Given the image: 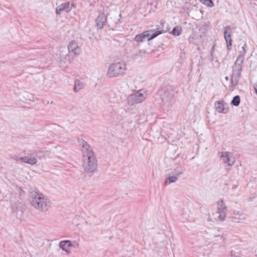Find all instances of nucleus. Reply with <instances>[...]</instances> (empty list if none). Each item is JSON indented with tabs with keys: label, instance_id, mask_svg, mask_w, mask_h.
Returning a JSON list of instances; mask_svg holds the SVG:
<instances>
[{
	"label": "nucleus",
	"instance_id": "11",
	"mask_svg": "<svg viewBox=\"0 0 257 257\" xmlns=\"http://www.w3.org/2000/svg\"><path fill=\"white\" fill-rule=\"evenodd\" d=\"M226 103L224 100H219L215 102V108L216 111L219 113H226L228 112V109L226 108Z\"/></svg>",
	"mask_w": 257,
	"mask_h": 257
},
{
	"label": "nucleus",
	"instance_id": "27",
	"mask_svg": "<svg viewBox=\"0 0 257 257\" xmlns=\"http://www.w3.org/2000/svg\"><path fill=\"white\" fill-rule=\"evenodd\" d=\"M225 79H226V80H228V77H225Z\"/></svg>",
	"mask_w": 257,
	"mask_h": 257
},
{
	"label": "nucleus",
	"instance_id": "7",
	"mask_svg": "<svg viewBox=\"0 0 257 257\" xmlns=\"http://www.w3.org/2000/svg\"><path fill=\"white\" fill-rule=\"evenodd\" d=\"M147 97V93L145 90L140 89L136 92L129 95L127 97V103L130 105L143 101Z\"/></svg>",
	"mask_w": 257,
	"mask_h": 257
},
{
	"label": "nucleus",
	"instance_id": "28",
	"mask_svg": "<svg viewBox=\"0 0 257 257\" xmlns=\"http://www.w3.org/2000/svg\"><path fill=\"white\" fill-rule=\"evenodd\" d=\"M256 256L257 257V250L256 251Z\"/></svg>",
	"mask_w": 257,
	"mask_h": 257
},
{
	"label": "nucleus",
	"instance_id": "5",
	"mask_svg": "<svg viewBox=\"0 0 257 257\" xmlns=\"http://www.w3.org/2000/svg\"><path fill=\"white\" fill-rule=\"evenodd\" d=\"M173 90L168 87H164L159 91V95L162 100L164 105L170 107L174 102Z\"/></svg>",
	"mask_w": 257,
	"mask_h": 257
},
{
	"label": "nucleus",
	"instance_id": "13",
	"mask_svg": "<svg viewBox=\"0 0 257 257\" xmlns=\"http://www.w3.org/2000/svg\"><path fill=\"white\" fill-rule=\"evenodd\" d=\"M69 53H72L75 55H78L80 53L81 49L77 44L74 42H70L68 46Z\"/></svg>",
	"mask_w": 257,
	"mask_h": 257
},
{
	"label": "nucleus",
	"instance_id": "3",
	"mask_svg": "<svg viewBox=\"0 0 257 257\" xmlns=\"http://www.w3.org/2000/svg\"><path fill=\"white\" fill-rule=\"evenodd\" d=\"M126 70V65L125 63H114L109 66L106 75L110 78L122 76L125 74Z\"/></svg>",
	"mask_w": 257,
	"mask_h": 257
},
{
	"label": "nucleus",
	"instance_id": "19",
	"mask_svg": "<svg viewBox=\"0 0 257 257\" xmlns=\"http://www.w3.org/2000/svg\"><path fill=\"white\" fill-rule=\"evenodd\" d=\"M21 161L23 163H27L31 165H34L37 164V160L35 157H29V156H26L22 157Z\"/></svg>",
	"mask_w": 257,
	"mask_h": 257
},
{
	"label": "nucleus",
	"instance_id": "6",
	"mask_svg": "<svg viewBox=\"0 0 257 257\" xmlns=\"http://www.w3.org/2000/svg\"><path fill=\"white\" fill-rule=\"evenodd\" d=\"M162 31L163 30H158L154 32L152 30L146 31L141 34L137 35L134 40L137 43H143L146 40L150 41L161 34Z\"/></svg>",
	"mask_w": 257,
	"mask_h": 257
},
{
	"label": "nucleus",
	"instance_id": "20",
	"mask_svg": "<svg viewBox=\"0 0 257 257\" xmlns=\"http://www.w3.org/2000/svg\"><path fill=\"white\" fill-rule=\"evenodd\" d=\"M60 56L61 61L64 63H71L72 59L68 54H64L63 52H61Z\"/></svg>",
	"mask_w": 257,
	"mask_h": 257
},
{
	"label": "nucleus",
	"instance_id": "29",
	"mask_svg": "<svg viewBox=\"0 0 257 257\" xmlns=\"http://www.w3.org/2000/svg\"><path fill=\"white\" fill-rule=\"evenodd\" d=\"M234 222H236L235 221H234ZM237 222H239V221H237Z\"/></svg>",
	"mask_w": 257,
	"mask_h": 257
},
{
	"label": "nucleus",
	"instance_id": "16",
	"mask_svg": "<svg viewBox=\"0 0 257 257\" xmlns=\"http://www.w3.org/2000/svg\"><path fill=\"white\" fill-rule=\"evenodd\" d=\"M73 246L71 241L70 240L61 241L59 243V246L63 250L65 251L68 254L70 253V250L69 248Z\"/></svg>",
	"mask_w": 257,
	"mask_h": 257
},
{
	"label": "nucleus",
	"instance_id": "4",
	"mask_svg": "<svg viewBox=\"0 0 257 257\" xmlns=\"http://www.w3.org/2000/svg\"><path fill=\"white\" fill-rule=\"evenodd\" d=\"M217 210L216 212L213 213L212 216L209 215L208 220L213 222L218 221H223L226 218L227 208L222 200H219L217 202Z\"/></svg>",
	"mask_w": 257,
	"mask_h": 257
},
{
	"label": "nucleus",
	"instance_id": "9",
	"mask_svg": "<svg viewBox=\"0 0 257 257\" xmlns=\"http://www.w3.org/2000/svg\"><path fill=\"white\" fill-rule=\"evenodd\" d=\"M222 161L225 163L227 164L229 166H232L234 163V159L232 157V154L229 152H219L218 153Z\"/></svg>",
	"mask_w": 257,
	"mask_h": 257
},
{
	"label": "nucleus",
	"instance_id": "23",
	"mask_svg": "<svg viewBox=\"0 0 257 257\" xmlns=\"http://www.w3.org/2000/svg\"><path fill=\"white\" fill-rule=\"evenodd\" d=\"M182 29L181 27L177 26L175 27L172 31L171 33L175 36H179L181 34Z\"/></svg>",
	"mask_w": 257,
	"mask_h": 257
},
{
	"label": "nucleus",
	"instance_id": "22",
	"mask_svg": "<svg viewBox=\"0 0 257 257\" xmlns=\"http://www.w3.org/2000/svg\"><path fill=\"white\" fill-rule=\"evenodd\" d=\"M240 99L239 95H236L233 97V99L231 100V103L235 106H237L239 105L240 103Z\"/></svg>",
	"mask_w": 257,
	"mask_h": 257
},
{
	"label": "nucleus",
	"instance_id": "21",
	"mask_svg": "<svg viewBox=\"0 0 257 257\" xmlns=\"http://www.w3.org/2000/svg\"><path fill=\"white\" fill-rule=\"evenodd\" d=\"M83 88V84L79 80H76L74 82V87L73 88L75 92H79Z\"/></svg>",
	"mask_w": 257,
	"mask_h": 257
},
{
	"label": "nucleus",
	"instance_id": "25",
	"mask_svg": "<svg viewBox=\"0 0 257 257\" xmlns=\"http://www.w3.org/2000/svg\"><path fill=\"white\" fill-rule=\"evenodd\" d=\"M214 49H215V46L214 45L212 47L211 50V52H210L211 56L212 57H213V53H214Z\"/></svg>",
	"mask_w": 257,
	"mask_h": 257
},
{
	"label": "nucleus",
	"instance_id": "12",
	"mask_svg": "<svg viewBox=\"0 0 257 257\" xmlns=\"http://www.w3.org/2000/svg\"><path fill=\"white\" fill-rule=\"evenodd\" d=\"M79 143L80 145L81 146V151L83 153V157L86 156V155L89 156L90 153L94 154L91 148L86 142L84 140H81Z\"/></svg>",
	"mask_w": 257,
	"mask_h": 257
},
{
	"label": "nucleus",
	"instance_id": "8",
	"mask_svg": "<svg viewBox=\"0 0 257 257\" xmlns=\"http://www.w3.org/2000/svg\"><path fill=\"white\" fill-rule=\"evenodd\" d=\"M242 64L235 62L232 68L231 83L233 86H235L238 83L242 71Z\"/></svg>",
	"mask_w": 257,
	"mask_h": 257
},
{
	"label": "nucleus",
	"instance_id": "10",
	"mask_svg": "<svg viewBox=\"0 0 257 257\" xmlns=\"http://www.w3.org/2000/svg\"><path fill=\"white\" fill-rule=\"evenodd\" d=\"M229 29L230 27L229 26H226L223 28L224 37L226 43L227 49L228 50H231L232 46V40L231 39V34L228 31V30Z\"/></svg>",
	"mask_w": 257,
	"mask_h": 257
},
{
	"label": "nucleus",
	"instance_id": "24",
	"mask_svg": "<svg viewBox=\"0 0 257 257\" xmlns=\"http://www.w3.org/2000/svg\"><path fill=\"white\" fill-rule=\"evenodd\" d=\"M11 158L14 160L21 161V159L22 158V157H19L18 156L15 155L12 156Z\"/></svg>",
	"mask_w": 257,
	"mask_h": 257
},
{
	"label": "nucleus",
	"instance_id": "2",
	"mask_svg": "<svg viewBox=\"0 0 257 257\" xmlns=\"http://www.w3.org/2000/svg\"><path fill=\"white\" fill-rule=\"evenodd\" d=\"M82 168L84 172L87 174H92L95 172L97 168V160L94 154H89L83 157Z\"/></svg>",
	"mask_w": 257,
	"mask_h": 257
},
{
	"label": "nucleus",
	"instance_id": "14",
	"mask_svg": "<svg viewBox=\"0 0 257 257\" xmlns=\"http://www.w3.org/2000/svg\"><path fill=\"white\" fill-rule=\"evenodd\" d=\"M70 4L69 2L62 4L57 7L56 9V13L57 15H60L61 12L65 11L66 12H69L71 10Z\"/></svg>",
	"mask_w": 257,
	"mask_h": 257
},
{
	"label": "nucleus",
	"instance_id": "17",
	"mask_svg": "<svg viewBox=\"0 0 257 257\" xmlns=\"http://www.w3.org/2000/svg\"><path fill=\"white\" fill-rule=\"evenodd\" d=\"M106 21V18L104 14H102L99 15L96 20V26L98 29H102Z\"/></svg>",
	"mask_w": 257,
	"mask_h": 257
},
{
	"label": "nucleus",
	"instance_id": "18",
	"mask_svg": "<svg viewBox=\"0 0 257 257\" xmlns=\"http://www.w3.org/2000/svg\"><path fill=\"white\" fill-rule=\"evenodd\" d=\"M245 47H246V45L244 44V46L241 47V50L239 51L238 56L237 57L235 62H239L240 64H243L246 53Z\"/></svg>",
	"mask_w": 257,
	"mask_h": 257
},
{
	"label": "nucleus",
	"instance_id": "26",
	"mask_svg": "<svg viewBox=\"0 0 257 257\" xmlns=\"http://www.w3.org/2000/svg\"><path fill=\"white\" fill-rule=\"evenodd\" d=\"M193 39H194V36L192 35V36H190V37L188 39V40L190 42L193 43Z\"/></svg>",
	"mask_w": 257,
	"mask_h": 257
},
{
	"label": "nucleus",
	"instance_id": "15",
	"mask_svg": "<svg viewBox=\"0 0 257 257\" xmlns=\"http://www.w3.org/2000/svg\"><path fill=\"white\" fill-rule=\"evenodd\" d=\"M183 173V170L181 171H176V172L174 175L172 176H170L165 181V184L166 185H169L170 183L175 182L177 180L178 177L182 174Z\"/></svg>",
	"mask_w": 257,
	"mask_h": 257
},
{
	"label": "nucleus",
	"instance_id": "1",
	"mask_svg": "<svg viewBox=\"0 0 257 257\" xmlns=\"http://www.w3.org/2000/svg\"><path fill=\"white\" fill-rule=\"evenodd\" d=\"M30 202L34 208L42 212L47 211L51 204L47 196L38 191L34 190L31 192Z\"/></svg>",
	"mask_w": 257,
	"mask_h": 257
}]
</instances>
